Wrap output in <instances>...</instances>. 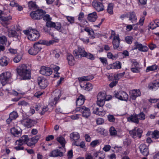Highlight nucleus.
<instances>
[{
	"instance_id": "f257e3e1",
	"label": "nucleus",
	"mask_w": 159,
	"mask_h": 159,
	"mask_svg": "<svg viewBox=\"0 0 159 159\" xmlns=\"http://www.w3.org/2000/svg\"><path fill=\"white\" fill-rule=\"evenodd\" d=\"M54 40H51L49 41L45 40H40L39 41L35 43L33 47L31 48L29 50L28 52L30 55H36L41 49V48L39 46V44L49 46L54 43Z\"/></svg>"
},
{
	"instance_id": "f03ea898",
	"label": "nucleus",
	"mask_w": 159,
	"mask_h": 159,
	"mask_svg": "<svg viewBox=\"0 0 159 159\" xmlns=\"http://www.w3.org/2000/svg\"><path fill=\"white\" fill-rule=\"evenodd\" d=\"M17 73L23 80H29L31 78V72L28 70L27 66L22 64L16 68Z\"/></svg>"
},
{
	"instance_id": "7ed1b4c3",
	"label": "nucleus",
	"mask_w": 159,
	"mask_h": 159,
	"mask_svg": "<svg viewBox=\"0 0 159 159\" xmlns=\"http://www.w3.org/2000/svg\"><path fill=\"white\" fill-rule=\"evenodd\" d=\"M23 32L28 36V39L32 41L38 40L40 36L39 32L35 29H30L25 30Z\"/></svg>"
},
{
	"instance_id": "20e7f679",
	"label": "nucleus",
	"mask_w": 159,
	"mask_h": 159,
	"mask_svg": "<svg viewBox=\"0 0 159 159\" xmlns=\"http://www.w3.org/2000/svg\"><path fill=\"white\" fill-rule=\"evenodd\" d=\"M11 75L9 72H5L0 75V80L3 86L4 85L11 79Z\"/></svg>"
},
{
	"instance_id": "39448f33",
	"label": "nucleus",
	"mask_w": 159,
	"mask_h": 159,
	"mask_svg": "<svg viewBox=\"0 0 159 159\" xmlns=\"http://www.w3.org/2000/svg\"><path fill=\"white\" fill-rule=\"evenodd\" d=\"M45 13V11L41 9L32 12L30 14V16L34 19H40Z\"/></svg>"
},
{
	"instance_id": "423d86ee",
	"label": "nucleus",
	"mask_w": 159,
	"mask_h": 159,
	"mask_svg": "<svg viewBox=\"0 0 159 159\" xmlns=\"http://www.w3.org/2000/svg\"><path fill=\"white\" fill-rule=\"evenodd\" d=\"M106 99V94L104 93L100 92L97 95V104L100 107H102L104 104Z\"/></svg>"
},
{
	"instance_id": "0eeeda50",
	"label": "nucleus",
	"mask_w": 159,
	"mask_h": 159,
	"mask_svg": "<svg viewBox=\"0 0 159 159\" xmlns=\"http://www.w3.org/2000/svg\"><path fill=\"white\" fill-rule=\"evenodd\" d=\"M77 111H80L82 113L83 116L85 118H88L90 115L89 109L85 106H81L77 107L76 109Z\"/></svg>"
},
{
	"instance_id": "6e6552de",
	"label": "nucleus",
	"mask_w": 159,
	"mask_h": 159,
	"mask_svg": "<svg viewBox=\"0 0 159 159\" xmlns=\"http://www.w3.org/2000/svg\"><path fill=\"white\" fill-rule=\"evenodd\" d=\"M115 96L117 99L123 101H127L128 98V95L125 92L120 91L115 94Z\"/></svg>"
},
{
	"instance_id": "1a4fd4ad",
	"label": "nucleus",
	"mask_w": 159,
	"mask_h": 159,
	"mask_svg": "<svg viewBox=\"0 0 159 159\" xmlns=\"http://www.w3.org/2000/svg\"><path fill=\"white\" fill-rule=\"evenodd\" d=\"M86 52L84 48L78 47V49H75L73 51V53L76 58H81L84 57Z\"/></svg>"
},
{
	"instance_id": "9d476101",
	"label": "nucleus",
	"mask_w": 159,
	"mask_h": 159,
	"mask_svg": "<svg viewBox=\"0 0 159 159\" xmlns=\"http://www.w3.org/2000/svg\"><path fill=\"white\" fill-rule=\"evenodd\" d=\"M40 137V136L39 135H36L31 138H28L26 144L28 146L31 148L34 147Z\"/></svg>"
},
{
	"instance_id": "9b49d317",
	"label": "nucleus",
	"mask_w": 159,
	"mask_h": 159,
	"mask_svg": "<svg viewBox=\"0 0 159 159\" xmlns=\"http://www.w3.org/2000/svg\"><path fill=\"white\" fill-rule=\"evenodd\" d=\"M39 72L43 75L49 76L52 74V71L49 67L43 66L41 67Z\"/></svg>"
},
{
	"instance_id": "f8f14e48",
	"label": "nucleus",
	"mask_w": 159,
	"mask_h": 159,
	"mask_svg": "<svg viewBox=\"0 0 159 159\" xmlns=\"http://www.w3.org/2000/svg\"><path fill=\"white\" fill-rule=\"evenodd\" d=\"M38 83L41 89H44L48 85L47 80L45 78L39 77L38 79Z\"/></svg>"
},
{
	"instance_id": "ddd939ff",
	"label": "nucleus",
	"mask_w": 159,
	"mask_h": 159,
	"mask_svg": "<svg viewBox=\"0 0 159 159\" xmlns=\"http://www.w3.org/2000/svg\"><path fill=\"white\" fill-rule=\"evenodd\" d=\"M80 86L84 90L89 91L93 89L92 84L90 83H86L84 81H81Z\"/></svg>"
},
{
	"instance_id": "4468645a",
	"label": "nucleus",
	"mask_w": 159,
	"mask_h": 159,
	"mask_svg": "<svg viewBox=\"0 0 159 159\" xmlns=\"http://www.w3.org/2000/svg\"><path fill=\"white\" fill-rule=\"evenodd\" d=\"M92 5L98 11H102L104 10L103 4L99 2H92Z\"/></svg>"
},
{
	"instance_id": "2eb2a0df",
	"label": "nucleus",
	"mask_w": 159,
	"mask_h": 159,
	"mask_svg": "<svg viewBox=\"0 0 159 159\" xmlns=\"http://www.w3.org/2000/svg\"><path fill=\"white\" fill-rule=\"evenodd\" d=\"M2 11L0 10V19L2 21V24L4 26H6L9 23V22L8 20L10 19H11V18L10 16L9 17H3L2 16Z\"/></svg>"
},
{
	"instance_id": "dca6fc26",
	"label": "nucleus",
	"mask_w": 159,
	"mask_h": 159,
	"mask_svg": "<svg viewBox=\"0 0 159 159\" xmlns=\"http://www.w3.org/2000/svg\"><path fill=\"white\" fill-rule=\"evenodd\" d=\"M159 87V80H158L153 82L150 83L148 85L149 89L152 90H156Z\"/></svg>"
},
{
	"instance_id": "f3484780",
	"label": "nucleus",
	"mask_w": 159,
	"mask_h": 159,
	"mask_svg": "<svg viewBox=\"0 0 159 159\" xmlns=\"http://www.w3.org/2000/svg\"><path fill=\"white\" fill-rule=\"evenodd\" d=\"M10 132L11 134L15 137H19L21 135V131L20 130H18L15 127L11 128Z\"/></svg>"
},
{
	"instance_id": "a211bd4d",
	"label": "nucleus",
	"mask_w": 159,
	"mask_h": 159,
	"mask_svg": "<svg viewBox=\"0 0 159 159\" xmlns=\"http://www.w3.org/2000/svg\"><path fill=\"white\" fill-rule=\"evenodd\" d=\"M120 41V39L118 35L114 36L112 43L114 49H116L119 47Z\"/></svg>"
},
{
	"instance_id": "6ab92c4d",
	"label": "nucleus",
	"mask_w": 159,
	"mask_h": 159,
	"mask_svg": "<svg viewBox=\"0 0 159 159\" xmlns=\"http://www.w3.org/2000/svg\"><path fill=\"white\" fill-rule=\"evenodd\" d=\"M15 144L16 146L14 148L17 151L23 150H24V148L23 146L24 144L18 140H17L16 141L15 143Z\"/></svg>"
},
{
	"instance_id": "aec40b11",
	"label": "nucleus",
	"mask_w": 159,
	"mask_h": 159,
	"mask_svg": "<svg viewBox=\"0 0 159 159\" xmlns=\"http://www.w3.org/2000/svg\"><path fill=\"white\" fill-rule=\"evenodd\" d=\"M63 155V153L61 152L58 149L54 150L50 153V156L54 157H62Z\"/></svg>"
},
{
	"instance_id": "412c9836",
	"label": "nucleus",
	"mask_w": 159,
	"mask_h": 159,
	"mask_svg": "<svg viewBox=\"0 0 159 159\" xmlns=\"http://www.w3.org/2000/svg\"><path fill=\"white\" fill-rule=\"evenodd\" d=\"M127 120L129 122H132L138 124L139 123L138 115L133 114L127 118Z\"/></svg>"
},
{
	"instance_id": "4be33fe9",
	"label": "nucleus",
	"mask_w": 159,
	"mask_h": 159,
	"mask_svg": "<svg viewBox=\"0 0 159 159\" xmlns=\"http://www.w3.org/2000/svg\"><path fill=\"white\" fill-rule=\"evenodd\" d=\"M98 16L96 12H94L93 13L89 14L87 17L88 20L91 22H94L96 20Z\"/></svg>"
},
{
	"instance_id": "5701e85b",
	"label": "nucleus",
	"mask_w": 159,
	"mask_h": 159,
	"mask_svg": "<svg viewBox=\"0 0 159 159\" xmlns=\"http://www.w3.org/2000/svg\"><path fill=\"white\" fill-rule=\"evenodd\" d=\"M67 59L68 60V63L70 66L74 65L75 63V60L73 56L70 53H68Z\"/></svg>"
},
{
	"instance_id": "b1692460",
	"label": "nucleus",
	"mask_w": 159,
	"mask_h": 159,
	"mask_svg": "<svg viewBox=\"0 0 159 159\" xmlns=\"http://www.w3.org/2000/svg\"><path fill=\"white\" fill-rule=\"evenodd\" d=\"M84 30L88 33L90 38L93 39L95 38V35L94 32L92 29L88 27H86L84 29Z\"/></svg>"
},
{
	"instance_id": "393cba45",
	"label": "nucleus",
	"mask_w": 159,
	"mask_h": 159,
	"mask_svg": "<svg viewBox=\"0 0 159 159\" xmlns=\"http://www.w3.org/2000/svg\"><path fill=\"white\" fill-rule=\"evenodd\" d=\"M9 62V59L5 56H4L0 59V65L2 66H6Z\"/></svg>"
},
{
	"instance_id": "a878e982",
	"label": "nucleus",
	"mask_w": 159,
	"mask_h": 159,
	"mask_svg": "<svg viewBox=\"0 0 159 159\" xmlns=\"http://www.w3.org/2000/svg\"><path fill=\"white\" fill-rule=\"evenodd\" d=\"M31 122V120L28 118L24 119L21 121L22 124L28 127H29L31 126L30 125Z\"/></svg>"
},
{
	"instance_id": "bb28decb",
	"label": "nucleus",
	"mask_w": 159,
	"mask_h": 159,
	"mask_svg": "<svg viewBox=\"0 0 159 159\" xmlns=\"http://www.w3.org/2000/svg\"><path fill=\"white\" fill-rule=\"evenodd\" d=\"M137 91L139 92V90H134L130 92V96L131 99L135 100L137 97L139 96V94Z\"/></svg>"
},
{
	"instance_id": "cd10ccee",
	"label": "nucleus",
	"mask_w": 159,
	"mask_h": 159,
	"mask_svg": "<svg viewBox=\"0 0 159 159\" xmlns=\"http://www.w3.org/2000/svg\"><path fill=\"white\" fill-rule=\"evenodd\" d=\"M7 28L8 36L9 37H14L18 36L17 33L15 30H12L11 28H8L7 27Z\"/></svg>"
},
{
	"instance_id": "c85d7f7f",
	"label": "nucleus",
	"mask_w": 159,
	"mask_h": 159,
	"mask_svg": "<svg viewBox=\"0 0 159 159\" xmlns=\"http://www.w3.org/2000/svg\"><path fill=\"white\" fill-rule=\"evenodd\" d=\"M84 97L82 95H80L76 100V105L79 106L82 105L84 103Z\"/></svg>"
},
{
	"instance_id": "c756f323",
	"label": "nucleus",
	"mask_w": 159,
	"mask_h": 159,
	"mask_svg": "<svg viewBox=\"0 0 159 159\" xmlns=\"http://www.w3.org/2000/svg\"><path fill=\"white\" fill-rule=\"evenodd\" d=\"M56 140L60 143L62 147L65 149L64 147H65L66 142L64 138L63 137L60 136L57 137L56 138Z\"/></svg>"
},
{
	"instance_id": "7c9ffc66",
	"label": "nucleus",
	"mask_w": 159,
	"mask_h": 159,
	"mask_svg": "<svg viewBox=\"0 0 159 159\" xmlns=\"http://www.w3.org/2000/svg\"><path fill=\"white\" fill-rule=\"evenodd\" d=\"M70 137L73 140H78L80 138L79 134L77 132H73L70 135Z\"/></svg>"
},
{
	"instance_id": "2f4dec72",
	"label": "nucleus",
	"mask_w": 159,
	"mask_h": 159,
	"mask_svg": "<svg viewBox=\"0 0 159 159\" xmlns=\"http://www.w3.org/2000/svg\"><path fill=\"white\" fill-rule=\"evenodd\" d=\"M140 147H143L144 148L143 150H142V148H141L140 151L142 153L144 156H147L149 154V152L148 148L144 144H143L141 145Z\"/></svg>"
},
{
	"instance_id": "473e14b6",
	"label": "nucleus",
	"mask_w": 159,
	"mask_h": 159,
	"mask_svg": "<svg viewBox=\"0 0 159 159\" xmlns=\"http://www.w3.org/2000/svg\"><path fill=\"white\" fill-rule=\"evenodd\" d=\"M86 36V34H83L80 37V39L85 44H88L89 42V39Z\"/></svg>"
},
{
	"instance_id": "72a5a7b5",
	"label": "nucleus",
	"mask_w": 159,
	"mask_h": 159,
	"mask_svg": "<svg viewBox=\"0 0 159 159\" xmlns=\"http://www.w3.org/2000/svg\"><path fill=\"white\" fill-rule=\"evenodd\" d=\"M129 18V20H131L132 23H135L136 22L137 19L134 12L130 13Z\"/></svg>"
},
{
	"instance_id": "f704fd0d",
	"label": "nucleus",
	"mask_w": 159,
	"mask_h": 159,
	"mask_svg": "<svg viewBox=\"0 0 159 159\" xmlns=\"http://www.w3.org/2000/svg\"><path fill=\"white\" fill-rule=\"evenodd\" d=\"M138 130V129L137 130L135 129L129 131L130 134L134 138H135L137 136L139 137V132Z\"/></svg>"
},
{
	"instance_id": "c9c22d12",
	"label": "nucleus",
	"mask_w": 159,
	"mask_h": 159,
	"mask_svg": "<svg viewBox=\"0 0 159 159\" xmlns=\"http://www.w3.org/2000/svg\"><path fill=\"white\" fill-rule=\"evenodd\" d=\"M28 138H29L27 135H24L22 136L20 139L18 140L24 144H26Z\"/></svg>"
},
{
	"instance_id": "e433bc0d",
	"label": "nucleus",
	"mask_w": 159,
	"mask_h": 159,
	"mask_svg": "<svg viewBox=\"0 0 159 159\" xmlns=\"http://www.w3.org/2000/svg\"><path fill=\"white\" fill-rule=\"evenodd\" d=\"M99 109L98 107H97L95 105H94L93 107V113L97 115H100V113L103 111V110L102 109H100V110L99 111Z\"/></svg>"
},
{
	"instance_id": "4c0bfd02",
	"label": "nucleus",
	"mask_w": 159,
	"mask_h": 159,
	"mask_svg": "<svg viewBox=\"0 0 159 159\" xmlns=\"http://www.w3.org/2000/svg\"><path fill=\"white\" fill-rule=\"evenodd\" d=\"M114 5L112 3H110L108 6L107 8V11L110 14L112 15L113 14V9Z\"/></svg>"
},
{
	"instance_id": "58836bf2",
	"label": "nucleus",
	"mask_w": 159,
	"mask_h": 159,
	"mask_svg": "<svg viewBox=\"0 0 159 159\" xmlns=\"http://www.w3.org/2000/svg\"><path fill=\"white\" fill-rule=\"evenodd\" d=\"M157 66L156 65L148 66L146 69V72H148L151 71L155 70L157 69Z\"/></svg>"
},
{
	"instance_id": "ea45409f",
	"label": "nucleus",
	"mask_w": 159,
	"mask_h": 159,
	"mask_svg": "<svg viewBox=\"0 0 159 159\" xmlns=\"http://www.w3.org/2000/svg\"><path fill=\"white\" fill-rule=\"evenodd\" d=\"M60 93L61 92L60 91H58L57 93V96L55 97L54 98V101L51 102L53 105H55L57 103L58 101L59 100L60 97Z\"/></svg>"
},
{
	"instance_id": "a19ab883",
	"label": "nucleus",
	"mask_w": 159,
	"mask_h": 159,
	"mask_svg": "<svg viewBox=\"0 0 159 159\" xmlns=\"http://www.w3.org/2000/svg\"><path fill=\"white\" fill-rule=\"evenodd\" d=\"M152 137L155 139L159 138V131L157 130H154L152 134Z\"/></svg>"
},
{
	"instance_id": "79ce46f5",
	"label": "nucleus",
	"mask_w": 159,
	"mask_h": 159,
	"mask_svg": "<svg viewBox=\"0 0 159 159\" xmlns=\"http://www.w3.org/2000/svg\"><path fill=\"white\" fill-rule=\"evenodd\" d=\"M111 136H116L117 134V131L113 127H111L109 130Z\"/></svg>"
},
{
	"instance_id": "37998d69",
	"label": "nucleus",
	"mask_w": 159,
	"mask_h": 159,
	"mask_svg": "<svg viewBox=\"0 0 159 159\" xmlns=\"http://www.w3.org/2000/svg\"><path fill=\"white\" fill-rule=\"evenodd\" d=\"M7 41V39L5 36H0V44L2 45H5Z\"/></svg>"
},
{
	"instance_id": "c03bdc74",
	"label": "nucleus",
	"mask_w": 159,
	"mask_h": 159,
	"mask_svg": "<svg viewBox=\"0 0 159 159\" xmlns=\"http://www.w3.org/2000/svg\"><path fill=\"white\" fill-rule=\"evenodd\" d=\"M125 74V72L120 73L116 75H114V79L115 80H118L120 78H122Z\"/></svg>"
},
{
	"instance_id": "a18cd8bd",
	"label": "nucleus",
	"mask_w": 159,
	"mask_h": 159,
	"mask_svg": "<svg viewBox=\"0 0 159 159\" xmlns=\"http://www.w3.org/2000/svg\"><path fill=\"white\" fill-rule=\"evenodd\" d=\"M85 53V54L84 57H86L88 59L91 60H93L94 59V57L93 54L90 53H88L86 52Z\"/></svg>"
},
{
	"instance_id": "49530a36",
	"label": "nucleus",
	"mask_w": 159,
	"mask_h": 159,
	"mask_svg": "<svg viewBox=\"0 0 159 159\" xmlns=\"http://www.w3.org/2000/svg\"><path fill=\"white\" fill-rule=\"evenodd\" d=\"M66 17L67 21L71 24L75 23V18L74 17L66 16Z\"/></svg>"
},
{
	"instance_id": "de8ad7c7",
	"label": "nucleus",
	"mask_w": 159,
	"mask_h": 159,
	"mask_svg": "<svg viewBox=\"0 0 159 159\" xmlns=\"http://www.w3.org/2000/svg\"><path fill=\"white\" fill-rule=\"evenodd\" d=\"M46 26L50 28H54L55 27V23L50 20V21L46 22Z\"/></svg>"
},
{
	"instance_id": "09e8293b",
	"label": "nucleus",
	"mask_w": 159,
	"mask_h": 159,
	"mask_svg": "<svg viewBox=\"0 0 159 159\" xmlns=\"http://www.w3.org/2000/svg\"><path fill=\"white\" fill-rule=\"evenodd\" d=\"M42 18H43V19L44 21L47 22L50 21V20H52V18L50 17L48 14H46L43 15Z\"/></svg>"
},
{
	"instance_id": "8fccbe9b",
	"label": "nucleus",
	"mask_w": 159,
	"mask_h": 159,
	"mask_svg": "<svg viewBox=\"0 0 159 159\" xmlns=\"http://www.w3.org/2000/svg\"><path fill=\"white\" fill-rule=\"evenodd\" d=\"M18 115L17 112L13 111L9 115V116L10 118L13 120L15 119L17 117Z\"/></svg>"
},
{
	"instance_id": "3c124183",
	"label": "nucleus",
	"mask_w": 159,
	"mask_h": 159,
	"mask_svg": "<svg viewBox=\"0 0 159 159\" xmlns=\"http://www.w3.org/2000/svg\"><path fill=\"white\" fill-rule=\"evenodd\" d=\"M22 58V56L21 55H18L13 59L14 62L16 63H18L20 61Z\"/></svg>"
},
{
	"instance_id": "603ef678",
	"label": "nucleus",
	"mask_w": 159,
	"mask_h": 159,
	"mask_svg": "<svg viewBox=\"0 0 159 159\" xmlns=\"http://www.w3.org/2000/svg\"><path fill=\"white\" fill-rule=\"evenodd\" d=\"M114 69H118L121 68V63L119 61H117L113 63Z\"/></svg>"
},
{
	"instance_id": "864d4df0",
	"label": "nucleus",
	"mask_w": 159,
	"mask_h": 159,
	"mask_svg": "<svg viewBox=\"0 0 159 159\" xmlns=\"http://www.w3.org/2000/svg\"><path fill=\"white\" fill-rule=\"evenodd\" d=\"M133 37L132 36H127L125 37V40L126 42L128 44H130L132 43V42Z\"/></svg>"
},
{
	"instance_id": "5fc2aeb1",
	"label": "nucleus",
	"mask_w": 159,
	"mask_h": 159,
	"mask_svg": "<svg viewBox=\"0 0 159 159\" xmlns=\"http://www.w3.org/2000/svg\"><path fill=\"white\" fill-rule=\"evenodd\" d=\"M100 61L104 66L108 64L106 58L103 57H100L99 58Z\"/></svg>"
},
{
	"instance_id": "6e6d98bb",
	"label": "nucleus",
	"mask_w": 159,
	"mask_h": 159,
	"mask_svg": "<svg viewBox=\"0 0 159 159\" xmlns=\"http://www.w3.org/2000/svg\"><path fill=\"white\" fill-rule=\"evenodd\" d=\"M107 56L108 58L113 60L116 59L117 57V56L116 55H114L111 52H109L107 53Z\"/></svg>"
},
{
	"instance_id": "4d7b16f0",
	"label": "nucleus",
	"mask_w": 159,
	"mask_h": 159,
	"mask_svg": "<svg viewBox=\"0 0 159 159\" xmlns=\"http://www.w3.org/2000/svg\"><path fill=\"white\" fill-rule=\"evenodd\" d=\"M99 140H96L92 141L90 143V145L93 147H94L98 144H99Z\"/></svg>"
},
{
	"instance_id": "13d9d810",
	"label": "nucleus",
	"mask_w": 159,
	"mask_h": 159,
	"mask_svg": "<svg viewBox=\"0 0 159 159\" xmlns=\"http://www.w3.org/2000/svg\"><path fill=\"white\" fill-rule=\"evenodd\" d=\"M148 50V48L146 46L140 44V51L143 52H147Z\"/></svg>"
},
{
	"instance_id": "bf43d9fd",
	"label": "nucleus",
	"mask_w": 159,
	"mask_h": 159,
	"mask_svg": "<svg viewBox=\"0 0 159 159\" xmlns=\"http://www.w3.org/2000/svg\"><path fill=\"white\" fill-rule=\"evenodd\" d=\"M36 6L35 3L32 1H30L28 2V7L30 9L35 7Z\"/></svg>"
},
{
	"instance_id": "052dcab7",
	"label": "nucleus",
	"mask_w": 159,
	"mask_h": 159,
	"mask_svg": "<svg viewBox=\"0 0 159 159\" xmlns=\"http://www.w3.org/2000/svg\"><path fill=\"white\" fill-rule=\"evenodd\" d=\"M93 78V76L92 75H89L87 77H84L83 78H80L82 81H84V80H92Z\"/></svg>"
},
{
	"instance_id": "680f3d73",
	"label": "nucleus",
	"mask_w": 159,
	"mask_h": 159,
	"mask_svg": "<svg viewBox=\"0 0 159 159\" xmlns=\"http://www.w3.org/2000/svg\"><path fill=\"white\" fill-rule=\"evenodd\" d=\"M155 25L156 24L154 20L153 21L150 23L149 26V28L153 30L157 27Z\"/></svg>"
},
{
	"instance_id": "e2e57ef3",
	"label": "nucleus",
	"mask_w": 159,
	"mask_h": 159,
	"mask_svg": "<svg viewBox=\"0 0 159 159\" xmlns=\"http://www.w3.org/2000/svg\"><path fill=\"white\" fill-rule=\"evenodd\" d=\"M61 24L60 23L56 22L55 23V28L57 30H61Z\"/></svg>"
},
{
	"instance_id": "0e129e2a",
	"label": "nucleus",
	"mask_w": 159,
	"mask_h": 159,
	"mask_svg": "<svg viewBox=\"0 0 159 159\" xmlns=\"http://www.w3.org/2000/svg\"><path fill=\"white\" fill-rule=\"evenodd\" d=\"M137 49H139V43L137 42L135 43L134 46L132 48V50H133Z\"/></svg>"
},
{
	"instance_id": "69168bd1",
	"label": "nucleus",
	"mask_w": 159,
	"mask_h": 159,
	"mask_svg": "<svg viewBox=\"0 0 159 159\" xmlns=\"http://www.w3.org/2000/svg\"><path fill=\"white\" fill-rule=\"evenodd\" d=\"M108 120L111 122H114L115 119L114 117L112 115H109L108 116Z\"/></svg>"
},
{
	"instance_id": "338daca9",
	"label": "nucleus",
	"mask_w": 159,
	"mask_h": 159,
	"mask_svg": "<svg viewBox=\"0 0 159 159\" xmlns=\"http://www.w3.org/2000/svg\"><path fill=\"white\" fill-rule=\"evenodd\" d=\"M28 104V103L27 102L24 101H20L18 102V105L21 106H26Z\"/></svg>"
},
{
	"instance_id": "774afa93",
	"label": "nucleus",
	"mask_w": 159,
	"mask_h": 159,
	"mask_svg": "<svg viewBox=\"0 0 159 159\" xmlns=\"http://www.w3.org/2000/svg\"><path fill=\"white\" fill-rule=\"evenodd\" d=\"M111 147L109 145H105L103 148V150L105 152H107L109 151L111 149Z\"/></svg>"
}]
</instances>
